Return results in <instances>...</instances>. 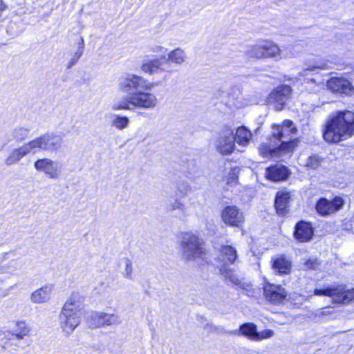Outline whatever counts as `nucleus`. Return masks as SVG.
<instances>
[{
  "label": "nucleus",
  "mask_w": 354,
  "mask_h": 354,
  "mask_svg": "<svg viewBox=\"0 0 354 354\" xmlns=\"http://www.w3.org/2000/svg\"><path fill=\"white\" fill-rule=\"evenodd\" d=\"M354 135V113L337 112L327 121L323 136L328 142L337 143Z\"/></svg>",
  "instance_id": "nucleus-1"
},
{
  "label": "nucleus",
  "mask_w": 354,
  "mask_h": 354,
  "mask_svg": "<svg viewBox=\"0 0 354 354\" xmlns=\"http://www.w3.org/2000/svg\"><path fill=\"white\" fill-rule=\"evenodd\" d=\"M82 297L73 292L64 304L59 315V325L62 332L70 335L81 322Z\"/></svg>",
  "instance_id": "nucleus-2"
},
{
  "label": "nucleus",
  "mask_w": 354,
  "mask_h": 354,
  "mask_svg": "<svg viewBox=\"0 0 354 354\" xmlns=\"http://www.w3.org/2000/svg\"><path fill=\"white\" fill-rule=\"evenodd\" d=\"M180 246L183 258L187 261L203 259L205 256L203 241L192 232L183 234Z\"/></svg>",
  "instance_id": "nucleus-3"
},
{
  "label": "nucleus",
  "mask_w": 354,
  "mask_h": 354,
  "mask_svg": "<svg viewBox=\"0 0 354 354\" xmlns=\"http://www.w3.org/2000/svg\"><path fill=\"white\" fill-rule=\"evenodd\" d=\"M153 84L142 76L127 73L121 75L118 80V88L123 93L131 95L140 90L150 91Z\"/></svg>",
  "instance_id": "nucleus-4"
},
{
  "label": "nucleus",
  "mask_w": 354,
  "mask_h": 354,
  "mask_svg": "<svg viewBox=\"0 0 354 354\" xmlns=\"http://www.w3.org/2000/svg\"><path fill=\"white\" fill-rule=\"evenodd\" d=\"M29 142L32 153H36L40 151L55 153L62 149L64 138L61 134L46 133Z\"/></svg>",
  "instance_id": "nucleus-5"
},
{
  "label": "nucleus",
  "mask_w": 354,
  "mask_h": 354,
  "mask_svg": "<svg viewBox=\"0 0 354 354\" xmlns=\"http://www.w3.org/2000/svg\"><path fill=\"white\" fill-rule=\"evenodd\" d=\"M313 292L316 296L330 297L334 303L347 304L354 300V288L346 290L343 285L333 284L323 288H315Z\"/></svg>",
  "instance_id": "nucleus-6"
},
{
  "label": "nucleus",
  "mask_w": 354,
  "mask_h": 354,
  "mask_svg": "<svg viewBox=\"0 0 354 354\" xmlns=\"http://www.w3.org/2000/svg\"><path fill=\"white\" fill-rule=\"evenodd\" d=\"M322 68L320 66H311L303 69L299 73V76L303 77L304 90L309 93L319 95L325 91V84L322 78L317 73H313L314 77H308L312 72Z\"/></svg>",
  "instance_id": "nucleus-7"
},
{
  "label": "nucleus",
  "mask_w": 354,
  "mask_h": 354,
  "mask_svg": "<svg viewBox=\"0 0 354 354\" xmlns=\"http://www.w3.org/2000/svg\"><path fill=\"white\" fill-rule=\"evenodd\" d=\"M214 146L222 156L232 154L236 149L233 130L227 127L223 129L215 137Z\"/></svg>",
  "instance_id": "nucleus-8"
},
{
  "label": "nucleus",
  "mask_w": 354,
  "mask_h": 354,
  "mask_svg": "<svg viewBox=\"0 0 354 354\" xmlns=\"http://www.w3.org/2000/svg\"><path fill=\"white\" fill-rule=\"evenodd\" d=\"M291 151V145L287 141L279 144L272 138L266 142L260 145L259 151L264 158H280Z\"/></svg>",
  "instance_id": "nucleus-9"
},
{
  "label": "nucleus",
  "mask_w": 354,
  "mask_h": 354,
  "mask_svg": "<svg viewBox=\"0 0 354 354\" xmlns=\"http://www.w3.org/2000/svg\"><path fill=\"white\" fill-rule=\"evenodd\" d=\"M140 90L131 94V104L135 109H153L158 104V98L155 94Z\"/></svg>",
  "instance_id": "nucleus-10"
},
{
  "label": "nucleus",
  "mask_w": 354,
  "mask_h": 354,
  "mask_svg": "<svg viewBox=\"0 0 354 354\" xmlns=\"http://www.w3.org/2000/svg\"><path fill=\"white\" fill-rule=\"evenodd\" d=\"M223 222L230 227H241L245 222L243 212L235 205H227L221 211Z\"/></svg>",
  "instance_id": "nucleus-11"
},
{
  "label": "nucleus",
  "mask_w": 354,
  "mask_h": 354,
  "mask_svg": "<svg viewBox=\"0 0 354 354\" xmlns=\"http://www.w3.org/2000/svg\"><path fill=\"white\" fill-rule=\"evenodd\" d=\"M297 132V128L295 127L293 122L290 120L283 121L281 126L276 125L273 127L272 138L276 140L279 144L283 141H287L291 145V149H292V144L291 142L292 136L295 135Z\"/></svg>",
  "instance_id": "nucleus-12"
},
{
  "label": "nucleus",
  "mask_w": 354,
  "mask_h": 354,
  "mask_svg": "<svg viewBox=\"0 0 354 354\" xmlns=\"http://www.w3.org/2000/svg\"><path fill=\"white\" fill-rule=\"evenodd\" d=\"M344 204V202L342 198L338 196L335 197L331 201L321 198L316 203L315 209L319 215L326 216L339 211Z\"/></svg>",
  "instance_id": "nucleus-13"
},
{
  "label": "nucleus",
  "mask_w": 354,
  "mask_h": 354,
  "mask_svg": "<svg viewBox=\"0 0 354 354\" xmlns=\"http://www.w3.org/2000/svg\"><path fill=\"white\" fill-rule=\"evenodd\" d=\"M35 169L44 173L49 178H58L61 174V168L57 161L48 158L37 160L34 163Z\"/></svg>",
  "instance_id": "nucleus-14"
},
{
  "label": "nucleus",
  "mask_w": 354,
  "mask_h": 354,
  "mask_svg": "<svg viewBox=\"0 0 354 354\" xmlns=\"http://www.w3.org/2000/svg\"><path fill=\"white\" fill-rule=\"evenodd\" d=\"M291 91V87L288 85H281L278 86L269 95V97L268 99V102L274 104L277 110H281L286 102L289 98Z\"/></svg>",
  "instance_id": "nucleus-15"
},
{
  "label": "nucleus",
  "mask_w": 354,
  "mask_h": 354,
  "mask_svg": "<svg viewBox=\"0 0 354 354\" xmlns=\"http://www.w3.org/2000/svg\"><path fill=\"white\" fill-rule=\"evenodd\" d=\"M92 319L96 327H116L122 323V319L119 315L104 312L95 313L92 315Z\"/></svg>",
  "instance_id": "nucleus-16"
},
{
  "label": "nucleus",
  "mask_w": 354,
  "mask_h": 354,
  "mask_svg": "<svg viewBox=\"0 0 354 354\" xmlns=\"http://www.w3.org/2000/svg\"><path fill=\"white\" fill-rule=\"evenodd\" d=\"M328 89L334 93H339L345 95H351L354 91L353 84L344 77H333L326 82Z\"/></svg>",
  "instance_id": "nucleus-17"
},
{
  "label": "nucleus",
  "mask_w": 354,
  "mask_h": 354,
  "mask_svg": "<svg viewBox=\"0 0 354 354\" xmlns=\"http://www.w3.org/2000/svg\"><path fill=\"white\" fill-rule=\"evenodd\" d=\"M264 295L272 304L281 302L286 297L285 289L280 285L267 283L263 287Z\"/></svg>",
  "instance_id": "nucleus-18"
},
{
  "label": "nucleus",
  "mask_w": 354,
  "mask_h": 354,
  "mask_svg": "<svg viewBox=\"0 0 354 354\" xmlns=\"http://www.w3.org/2000/svg\"><path fill=\"white\" fill-rule=\"evenodd\" d=\"M30 153H32V150L28 142L18 148L12 149L5 158L4 164L6 166L15 165Z\"/></svg>",
  "instance_id": "nucleus-19"
},
{
  "label": "nucleus",
  "mask_w": 354,
  "mask_h": 354,
  "mask_svg": "<svg viewBox=\"0 0 354 354\" xmlns=\"http://www.w3.org/2000/svg\"><path fill=\"white\" fill-rule=\"evenodd\" d=\"M295 237L300 242H307L313 236V229L311 225L305 221L299 222L295 227Z\"/></svg>",
  "instance_id": "nucleus-20"
},
{
  "label": "nucleus",
  "mask_w": 354,
  "mask_h": 354,
  "mask_svg": "<svg viewBox=\"0 0 354 354\" xmlns=\"http://www.w3.org/2000/svg\"><path fill=\"white\" fill-rule=\"evenodd\" d=\"M228 334L243 336L250 340L256 342L257 326L252 322H246L240 325L238 330L227 332Z\"/></svg>",
  "instance_id": "nucleus-21"
},
{
  "label": "nucleus",
  "mask_w": 354,
  "mask_h": 354,
  "mask_svg": "<svg viewBox=\"0 0 354 354\" xmlns=\"http://www.w3.org/2000/svg\"><path fill=\"white\" fill-rule=\"evenodd\" d=\"M262 50L263 59H281V50L279 47L271 40H260Z\"/></svg>",
  "instance_id": "nucleus-22"
},
{
  "label": "nucleus",
  "mask_w": 354,
  "mask_h": 354,
  "mask_svg": "<svg viewBox=\"0 0 354 354\" xmlns=\"http://www.w3.org/2000/svg\"><path fill=\"white\" fill-rule=\"evenodd\" d=\"M266 176L272 181H281L288 176V169L283 165H276L266 169Z\"/></svg>",
  "instance_id": "nucleus-23"
},
{
  "label": "nucleus",
  "mask_w": 354,
  "mask_h": 354,
  "mask_svg": "<svg viewBox=\"0 0 354 354\" xmlns=\"http://www.w3.org/2000/svg\"><path fill=\"white\" fill-rule=\"evenodd\" d=\"M165 59V55H163L160 58L144 61L142 63L140 68L143 73L150 75L156 73L158 71H165V69L162 67Z\"/></svg>",
  "instance_id": "nucleus-24"
},
{
  "label": "nucleus",
  "mask_w": 354,
  "mask_h": 354,
  "mask_svg": "<svg viewBox=\"0 0 354 354\" xmlns=\"http://www.w3.org/2000/svg\"><path fill=\"white\" fill-rule=\"evenodd\" d=\"M52 290V286H44L32 292L30 295V301L34 304L47 302L50 298Z\"/></svg>",
  "instance_id": "nucleus-25"
},
{
  "label": "nucleus",
  "mask_w": 354,
  "mask_h": 354,
  "mask_svg": "<svg viewBox=\"0 0 354 354\" xmlns=\"http://www.w3.org/2000/svg\"><path fill=\"white\" fill-rule=\"evenodd\" d=\"M290 200V194L288 192L280 191L276 194L274 205L277 212L279 215H284Z\"/></svg>",
  "instance_id": "nucleus-26"
},
{
  "label": "nucleus",
  "mask_w": 354,
  "mask_h": 354,
  "mask_svg": "<svg viewBox=\"0 0 354 354\" xmlns=\"http://www.w3.org/2000/svg\"><path fill=\"white\" fill-rule=\"evenodd\" d=\"M77 44V48L76 50L71 54L70 57L68 59L67 64H66V68L68 69L71 68L75 65L77 64L79 59L81 58V57L83 55L85 48V42L84 38L80 36L78 41L76 43Z\"/></svg>",
  "instance_id": "nucleus-27"
},
{
  "label": "nucleus",
  "mask_w": 354,
  "mask_h": 354,
  "mask_svg": "<svg viewBox=\"0 0 354 354\" xmlns=\"http://www.w3.org/2000/svg\"><path fill=\"white\" fill-rule=\"evenodd\" d=\"M234 138V142H236L241 146H247L252 138V134L249 129L242 126L236 129Z\"/></svg>",
  "instance_id": "nucleus-28"
},
{
  "label": "nucleus",
  "mask_w": 354,
  "mask_h": 354,
  "mask_svg": "<svg viewBox=\"0 0 354 354\" xmlns=\"http://www.w3.org/2000/svg\"><path fill=\"white\" fill-rule=\"evenodd\" d=\"M272 268L274 271L280 274L290 273L291 263L283 257H280L272 260Z\"/></svg>",
  "instance_id": "nucleus-29"
},
{
  "label": "nucleus",
  "mask_w": 354,
  "mask_h": 354,
  "mask_svg": "<svg viewBox=\"0 0 354 354\" xmlns=\"http://www.w3.org/2000/svg\"><path fill=\"white\" fill-rule=\"evenodd\" d=\"M220 274L225 280H228L229 282L234 285L241 284V279L239 276L235 272V271L229 268L227 265H221L219 268Z\"/></svg>",
  "instance_id": "nucleus-30"
},
{
  "label": "nucleus",
  "mask_w": 354,
  "mask_h": 354,
  "mask_svg": "<svg viewBox=\"0 0 354 354\" xmlns=\"http://www.w3.org/2000/svg\"><path fill=\"white\" fill-rule=\"evenodd\" d=\"M186 58L185 52L183 49L177 48L169 52L167 58L165 57L164 61L177 65H181L185 62Z\"/></svg>",
  "instance_id": "nucleus-31"
},
{
  "label": "nucleus",
  "mask_w": 354,
  "mask_h": 354,
  "mask_svg": "<svg viewBox=\"0 0 354 354\" xmlns=\"http://www.w3.org/2000/svg\"><path fill=\"white\" fill-rule=\"evenodd\" d=\"M220 258L223 261L234 263L237 259V252L232 245H223L220 250Z\"/></svg>",
  "instance_id": "nucleus-32"
},
{
  "label": "nucleus",
  "mask_w": 354,
  "mask_h": 354,
  "mask_svg": "<svg viewBox=\"0 0 354 354\" xmlns=\"http://www.w3.org/2000/svg\"><path fill=\"white\" fill-rule=\"evenodd\" d=\"M263 47H261V41H258L256 44L248 47L245 52L246 55L254 59H263L262 50Z\"/></svg>",
  "instance_id": "nucleus-33"
},
{
  "label": "nucleus",
  "mask_w": 354,
  "mask_h": 354,
  "mask_svg": "<svg viewBox=\"0 0 354 354\" xmlns=\"http://www.w3.org/2000/svg\"><path fill=\"white\" fill-rule=\"evenodd\" d=\"M131 95L126 96L124 99L120 101L115 102L111 105V109L113 111L134 110L133 105L131 104Z\"/></svg>",
  "instance_id": "nucleus-34"
},
{
  "label": "nucleus",
  "mask_w": 354,
  "mask_h": 354,
  "mask_svg": "<svg viewBox=\"0 0 354 354\" xmlns=\"http://www.w3.org/2000/svg\"><path fill=\"white\" fill-rule=\"evenodd\" d=\"M129 119L124 115L114 114L112 117V125L119 130L128 127Z\"/></svg>",
  "instance_id": "nucleus-35"
},
{
  "label": "nucleus",
  "mask_w": 354,
  "mask_h": 354,
  "mask_svg": "<svg viewBox=\"0 0 354 354\" xmlns=\"http://www.w3.org/2000/svg\"><path fill=\"white\" fill-rule=\"evenodd\" d=\"M29 133V129L19 127L13 129L12 132V136L16 141L21 142L28 138Z\"/></svg>",
  "instance_id": "nucleus-36"
},
{
  "label": "nucleus",
  "mask_w": 354,
  "mask_h": 354,
  "mask_svg": "<svg viewBox=\"0 0 354 354\" xmlns=\"http://www.w3.org/2000/svg\"><path fill=\"white\" fill-rule=\"evenodd\" d=\"M176 189L180 196H186L191 191V186L186 180H181L178 183Z\"/></svg>",
  "instance_id": "nucleus-37"
},
{
  "label": "nucleus",
  "mask_w": 354,
  "mask_h": 354,
  "mask_svg": "<svg viewBox=\"0 0 354 354\" xmlns=\"http://www.w3.org/2000/svg\"><path fill=\"white\" fill-rule=\"evenodd\" d=\"M322 162V158L317 155H313L308 157L306 162V166L310 169H315L321 165Z\"/></svg>",
  "instance_id": "nucleus-38"
},
{
  "label": "nucleus",
  "mask_w": 354,
  "mask_h": 354,
  "mask_svg": "<svg viewBox=\"0 0 354 354\" xmlns=\"http://www.w3.org/2000/svg\"><path fill=\"white\" fill-rule=\"evenodd\" d=\"M274 335V332L270 329H265L258 331L256 336V342H260L263 339H270Z\"/></svg>",
  "instance_id": "nucleus-39"
},
{
  "label": "nucleus",
  "mask_w": 354,
  "mask_h": 354,
  "mask_svg": "<svg viewBox=\"0 0 354 354\" xmlns=\"http://www.w3.org/2000/svg\"><path fill=\"white\" fill-rule=\"evenodd\" d=\"M28 333L29 328L25 323L21 322L17 324V330L15 334L17 339H23Z\"/></svg>",
  "instance_id": "nucleus-40"
},
{
  "label": "nucleus",
  "mask_w": 354,
  "mask_h": 354,
  "mask_svg": "<svg viewBox=\"0 0 354 354\" xmlns=\"http://www.w3.org/2000/svg\"><path fill=\"white\" fill-rule=\"evenodd\" d=\"M169 209L170 211L178 210L182 214H185V212L186 211V207L182 201H180L178 199H176L169 205Z\"/></svg>",
  "instance_id": "nucleus-41"
},
{
  "label": "nucleus",
  "mask_w": 354,
  "mask_h": 354,
  "mask_svg": "<svg viewBox=\"0 0 354 354\" xmlns=\"http://www.w3.org/2000/svg\"><path fill=\"white\" fill-rule=\"evenodd\" d=\"M238 173L239 169L236 167L231 169L227 180V183L228 185L234 186L236 185L238 182Z\"/></svg>",
  "instance_id": "nucleus-42"
},
{
  "label": "nucleus",
  "mask_w": 354,
  "mask_h": 354,
  "mask_svg": "<svg viewBox=\"0 0 354 354\" xmlns=\"http://www.w3.org/2000/svg\"><path fill=\"white\" fill-rule=\"evenodd\" d=\"M133 265L130 259H125V268L122 273L123 276L129 279H132Z\"/></svg>",
  "instance_id": "nucleus-43"
},
{
  "label": "nucleus",
  "mask_w": 354,
  "mask_h": 354,
  "mask_svg": "<svg viewBox=\"0 0 354 354\" xmlns=\"http://www.w3.org/2000/svg\"><path fill=\"white\" fill-rule=\"evenodd\" d=\"M204 329L210 333H221L223 331V328L222 327L216 326L212 324H206L204 326Z\"/></svg>",
  "instance_id": "nucleus-44"
},
{
  "label": "nucleus",
  "mask_w": 354,
  "mask_h": 354,
  "mask_svg": "<svg viewBox=\"0 0 354 354\" xmlns=\"http://www.w3.org/2000/svg\"><path fill=\"white\" fill-rule=\"evenodd\" d=\"M241 288L244 294L249 297L254 296V290L252 288V286L249 283H242Z\"/></svg>",
  "instance_id": "nucleus-45"
},
{
  "label": "nucleus",
  "mask_w": 354,
  "mask_h": 354,
  "mask_svg": "<svg viewBox=\"0 0 354 354\" xmlns=\"http://www.w3.org/2000/svg\"><path fill=\"white\" fill-rule=\"evenodd\" d=\"M151 51L155 53L166 54L167 49L161 46H155L152 47Z\"/></svg>",
  "instance_id": "nucleus-46"
},
{
  "label": "nucleus",
  "mask_w": 354,
  "mask_h": 354,
  "mask_svg": "<svg viewBox=\"0 0 354 354\" xmlns=\"http://www.w3.org/2000/svg\"><path fill=\"white\" fill-rule=\"evenodd\" d=\"M305 266L307 268L309 269H315L317 266L316 260L308 259L306 261Z\"/></svg>",
  "instance_id": "nucleus-47"
},
{
  "label": "nucleus",
  "mask_w": 354,
  "mask_h": 354,
  "mask_svg": "<svg viewBox=\"0 0 354 354\" xmlns=\"http://www.w3.org/2000/svg\"><path fill=\"white\" fill-rule=\"evenodd\" d=\"M330 313L329 312H326V311H320L319 312V316L320 315H329Z\"/></svg>",
  "instance_id": "nucleus-48"
}]
</instances>
